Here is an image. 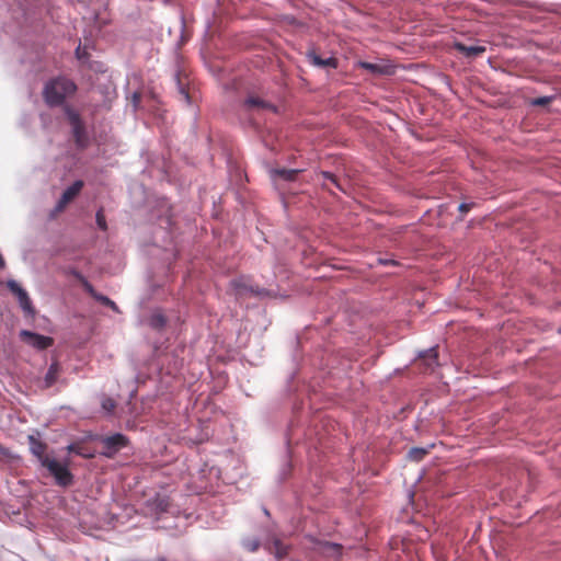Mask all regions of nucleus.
Here are the masks:
<instances>
[{
	"label": "nucleus",
	"mask_w": 561,
	"mask_h": 561,
	"mask_svg": "<svg viewBox=\"0 0 561 561\" xmlns=\"http://www.w3.org/2000/svg\"><path fill=\"white\" fill-rule=\"evenodd\" d=\"M77 85L67 78H56L45 84L43 96L48 106L64 104L66 98L75 94Z\"/></svg>",
	"instance_id": "f257e3e1"
},
{
	"label": "nucleus",
	"mask_w": 561,
	"mask_h": 561,
	"mask_svg": "<svg viewBox=\"0 0 561 561\" xmlns=\"http://www.w3.org/2000/svg\"><path fill=\"white\" fill-rule=\"evenodd\" d=\"M64 112L67 116L76 147L78 149H85L89 145V136L85 129V124L80 114L69 105L64 106Z\"/></svg>",
	"instance_id": "f03ea898"
},
{
	"label": "nucleus",
	"mask_w": 561,
	"mask_h": 561,
	"mask_svg": "<svg viewBox=\"0 0 561 561\" xmlns=\"http://www.w3.org/2000/svg\"><path fill=\"white\" fill-rule=\"evenodd\" d=\"M49 473L55 478V481L60 486H69L73 482V476L70 472L68 465L57 461L55 458L45 459L43 465Z\"/></svg>",
	"instance_id": "7ed1b4c3"
},
{
	"label": "nucleus",
	"mask_w": 561,
	"mask_h": 561,
	"mask_svg": "<svg viewBox=\"0 0 561 561\" xmlns=\"http://www.w3.org/2000/svg\"><path fill=\"white\" fill-rule=\"evenodd\" d=\"M99 442L101 443L103 450L101 454L105 456L106 458H114L115 455L126 447L129 444V439L127 436L116 433L110 436H101L99 438Z\"/></svg>",
	"instance_id": "20e7f679"
},
{
	"label": "nucleus",
	"mask_w": 561,
	"mask_h": 561,
	"mask_svg": "<svg viewBox=\"0 0 561 561\" xmlns=\"http://www.w3.org/2000/svg\"><path fill=\"white\" fill-rule=\"evenodd\" d=\"M414 367L423 374H432L438 366V351L437 347H431L423 351L414 359Z\"/></svg>",
	"instance_id": "39448f33"
},
{
	"label": "nucleus",
	"mask_w": 561,
	"mask_h": 561,
	"mask_svg": "<svg viewBox=\"0 0 561 561\" xmlns=\"http://www.w3.org/2000/svg\"><path fill=\"white\" fill-rule=\"evenodd\" d=\"M21 339L26 344L33 346L36 350H46L54 344V340L50 336L41 335L31 331L23 330L21 332Z\"/></svg>",
	"instance_id": "423d86ee"
},
{
	"label": "nucleus",
	"mask_w": 561,
	"mask_h": 561,
	"mask_svg": "<svg viewBox=\"0 0 561 561\" xmlns=\"http://www.w3.org/2000/svg\"><path fill=\"white\" fill-rule=\"evenodd\" d=\"M84 183L81 180L75 181L61 195L60 199L58 201L55 210L57 213L62 211L66 206L72 202L81 192Z\"/></svg>",
	"instance_id": "0eeeda50"
},
{
	"label": "nucleus",
	"mask_w": 561,
	"mask_h": 561,
	"mask_svg": "<svg viewBox=\"0 0 561 561\" xmlns=\"http://www.w3.org/2000/svg\"><path fill=\"white\" fill-rule=\"evenodd\" d=\"M7 287L10 291L15 295L19 299L20 306L23 310L32 311V302L27 293L13 279L7 282Z\"/></svg>",
	"instance_id": "6e6552de"
},
{
	"label": "nucleus",
	"mask_w": 561,
	"mask_h": 561,
	"mask_svg": "<svg viewBox=\"0 0 561 561\" xmlns=\"http://www.w3.org/2000/svg\"><path fill=\"white\" fill-rule=\"evenodd\" d=\"M28 443L31 453L37 458L42 466L45 463V459L51 458L46 454L47 445L44 442L31 435L28 436Z\"/></svg>",
	"instance_id": "1a4fd4ad"
},
{
	"label": "nucleus",
	"mask_w": 561,
	"mask_h": 561,
	"mask_svg": "<svg viewBox=\"0 0 561 561\" xmlns=\"http://www.w3.org/2000/svg\"><path fill=\"white\" fill-rule=\"evenodd\" d=\"M101 407L106 415L115 414L116 409L119 410L118 415L131 413V410L129 409V402H127L126 409L125 407L121 405L115 399L108 397H103L101 399Z\"/></svg>",
	"instance_id": "9d476101"
},
{
	"label": "nucleus",
	"mask_w": 561,
	"mask_h": 561,
	"mask_svg": "<svg viewBox=\"0 0 561 561\" xmlns=\"http://www.w3.org/2000/svg\"><path fill=\"white\" fill-rule=\"evenodd\" d=\"M300 170L297 169H273L270 171L271 179L275 185H278V181L294 182L296 181Z\"/></svg>",
	"instance_id": "9b49d317"
},
{
	"label": "nucleus",
	"mask_w": 561,
	"mask_h": 561,
	"mask_svg": "<svg viewBox=\"0 0 561 561\" xmlns=\"http://www.w3.org/2000/svg\"><path fill=\"white\" fill-rule=\"evenodd\" d=\"M244 105L250 110H263V111H271V112L276 111V107L272 103L266 102L263 99H261L259 96H253V95L249 96L244 101Z\"/></svg>",
	"instance_id": "f8f14e48"
},
{
	"label": "nucleus",
	"mask_w": 561,
	"mask_h": 561,
	"mask_svg": "<svg viewBox=\"0 0 561 561\" xmlns=\"http://www.w3.org/2000/svg\"><path fill=\"white\" fill-rule=\"evenodd\" d=\"M455 48L461 53L463 56L472 58L482 55L485 51L484 46L479 45H465L462 43H456Z\"/></svg>",
	"instance_id": "ddd939ff"
},
{
	"label": "nucleus",
	"mask_w": 561,
	"mask_h": 561,
	"mask_svg": "<svg viewBox=\"0 0 561 561\" xmlns=\"http://www.w3.org/2000/svg\"><path fill=\"white\" fill-rule=\"evenodd\" d=\"M358 67L375 75H390L392 72L390 66L368 61H359Z\"/></svg>",
	"instance_id": "4468645a"
},
{
	"label": "nucleus",
	"mask_w": 561,
	"mask_h": 561,
	"mask_svg": "<svg viewBox=\"0 0 561 561\" xmlns=\"http://www.w3.org/2000/svg\"><path fill=\"white\" fill-rule=\"evenodd\" d=\"M308 58L312 65L318 66V67H322V68L329 67V68H334V69L337 67V59L334 57H329V58L323 59L316 53H309Z\"/></svg>",
	"instance_id": "2eb2a0df"
},
{
	"label": "nucleus",
	"mask_w": 561,
	"mask_h": 561,
	"mask_svg": "<svg viewBox=\"0 0 561 561\" xmlns=\"http://www.w3.org/2000/svg\"><path fill=\"white\" fill-rule=\"evenodd\" d=\"M60 371V367L58 363H53L46 374V382L48 385L56 383L58 381V374Z\"/></svg>",
	"instance_id": "dca6fc26"
},
{
	"label": "nucleus",
	"mask_w": 561,
	"mask_h": 561,
	"mask_svg": "<svg viewBox=\"0 0 561 561\" xmlns=\"http://www.w3.org/2000/svg\"><path fill=\"white\" fill-rule=\"evenodd\" d=\"M165 322H167V320H165L164 316L161 313H153L149 320L150 327H152L153 329H157V330L162 329L165 325Z\"/></svg>",
	"instance_id": "f3484780"
},
{
	"label": "nucleus",
	"mask_w": 561,
	"mask_h": 561,
	"mask_svg": "<svg viewBox=\"0 0 561 561\" xmlns=\"http://www.w3.org/2000/svg\"><path fill=\"white\" fill-rule=\"evenodd\" d=\"M427 453L428 451L424 448L414 447L409 450L408 457L410 460L421 461Z\"/></svg>",
	"instance_id": "a211bd4d"
},
{
	"label": "nucleus",
	"mask_w": 561,
	"mask_h": 561,
	"mask_svg": "<svg viewBox=\"0 0 561 561\" xmlns=\"http://www.w3.org/2000/svg\"><path fill=\"white\" fill-rule=\"evenodd\" d=\"M73 275L81 282V284L83 285L84 289L91 294L94 298L95 296H98L94 291V288L93 286L79 273V272H73Z\"/></svg>",
	"instance_id": "6ab92c4d"
},
{
	"label": "nucleus",
	"mask_w": 561,
	"mask_h": 561,
	"mask_svg": "<svg viewBox=\"0 0 561 561\" xmlns=\"http://www.w3.org/2000/svg\"><path fill=\"white\" fill-rule=\"evenodd\" d=\"M319 176H322L323 180L330 181L333 185H335L337 188L341 190V184H340L337 178L333 173L328 172V171H321L319 173Z\"/></svg>",
	"instance_id": "aec40b11"
},
{
	"label": "nucleus",
	"mask_w": 561,
	"mask_h": 561,
	"mask_svg": "<svg viewBox=\"0 0 561 561\" xmlns=\"http://www.w3.org/2000/svg\"><path fill=\"white\" fill-rule=\"evenodd\" d=\"M67 450L69 453H73V454H77V455L82 456V457H87V458L92 457L91 455L84 454L82 446L80 444H78V443L70 444L67 447Z\"/></svg>",
	"instance_id": "412c9836"
},
{
	"label": "nucleus",
	"mask_w": 561,
	"mask_h": 561,
	"mask_svg": "<svg viewBox=\"0 0 561 561\" xmlns=\"http://www.w3.org/2000/svg\"><path fill=\"white\" fill-rule=\"evenodd\" d=\"M233 286L239 289L240 291L242 290H250L251 293L255 294V295H261L263 294V290H259V289H254L252 287H248L245 284H243L241 280H234L233 282Z\"/></svg>",
	"instance_id": "4be33fe9"
},
{
	"label": "nucleus",
	"mask_w": 561,
	"mask_h": 561,
	"mask_svg": "<svg viewBox=\"0 0 561 561\" xmlns=\"http://www.w3.org/2000/svg\"><path fill=\"white\" fill-rule=\"evenodd\" d=\"M178 85H179V92L184 98L187 104L191 103V96L188 94V91L185 88V84L182 83L180 76L178 75Z\"/></svg>",
	"instance_id": "5701e85b"
},
{
	"label": "nucleus",
	"mask_w": 561,
	"mask_h": 561,
	"mask_svg": "<svg viewBox=\"0 0 561 561\" xmlns=\"http://www.w3.org/2000/svg\"><path fill=\"white\" fill-rule=\"evenodd\" d=\"M95 298L101 302L103 304L104 306H107V307H111L113 310L117 311L118 308L116 306V304L111 300L108 297L106 296H103V295H99V296H95Z\"/></svg>",
	"instance_id": "b1692460"
},
{
	"label": "nucleus",
	"mask_w": 561,
	"mask_h": 561,
	"mask_svg": "<svg viewBox=\"0 0 561 561\" xmlns=\"http://www.w3.org/2000/svg\"><path fill=\"white\" fill-rule=\"evenodd\" d=\"M552 100H553V96H541V98L534 99L531 101V104L535 106H546L549 103H551Z\"/></svg>",
	"instance_id": "393cba45"
},
{
	"label": "nucleus",
	"mask_w": 561,
	"mask_h": 561,
	"mask_svg": "<svg viewBox=\"0 0 561 561\" xmlns=\"http://www.w3.org/2000/svg\"><path fill=\"white\" fill-rule=\"evenodd\" d=\"M96 224L100 229L106 230V228H107L106 220H105V216H104L102 209L98 210V213H96Z\"/></svg>",
	"instance_id": "a878e982"
},
{
	"label": "nucleus",
	"mask_w": 561,
	"mask_h": 561,
	"mask_svg": "<svg viewBox=\"0 0 561 561\" xmlns=\"http://www.w3.org/2000/svg\"><path fill=\"white\" fill-rule=\"evenodd\" d=\"M274 546L276 548V551H277V557L278 558H283L286 556L287 551H286V547L283 546V543L279 541V540H275L274 541Z\"/></svg>",
	"instance_id": "bb28decb"
},
{
	"label": "nucleus",
	"mask_w": 561,
	"mask_h": 561,
	"mask_svg": "<svg viewBox=\"0 0 561 561\" xmlns=\"http://www.w3.org/2000/svg\"><path fill=\"white\" fill-rule=\"evenodd\" d=\"M474 206V203H461L458 207L461 215H466L472 207Z\"/></svg>",
	"instance_id": "cd10ccee"
},
{
	"label": "nucleus",
	"mask_w": 561,
	"mask_h": 561,
	"mask_svg": "<svg viewBox=\"0 0 561 561\" xmlns=\"http://www.w3.org/2000/svg\"><path fill=\"white\" fill-rule=\"evenodd\" d=\"M87 50L85 48H82L80 45L76 49V56L78 59H83L87 57Z\"/></svg>",
	"instance_id": "c85d7f7f"
},
{
	"label": "nucleus",
	"mask_w": 561,
	"mask_h": 561,
	"mask_svg": "<svg viewBox=\"0 0 561 561\" xmlns=\"http://www.w3.org/2000/svg\"><path fill=\"white\" fill-rule=\"evenodd\" d=\"M248 548H249L250 551H255L259 548V542L257 541H253V542L248 545Z\"/></svg>",
	"instance_id": "c756f323"
},
{
	"label": "nucleus",
	"mask_w": 561,
	"mask_h": 561,
	"mask_svg": "<svg viewBox=\"0 0 561 561\" xmlns=\"http://www.w3.org/2000/svg\"><path fill=\"white\" fill-rule=\"evenodd\" d=\"M4 266H5V262H4L2 254L0 253V270L4 268Z\"/></svg>",
	"instance_id": "7c9ffc66"
},
{
	"label": "nucleus",
	"mask_w": 561,
	"mask_h": 561,
	"mask_svg": "<svg viewBox=\"0 0 561 561\" xmlns=\"http://www.w3.org/2000/svg\"><path fill=\"white\" fill-rule=\"evenodd\" d=\"M136 396V389L130 392V398H134Z\"/></svg>",
	"instance_id": "2f4dec72"
}]
</instances>
